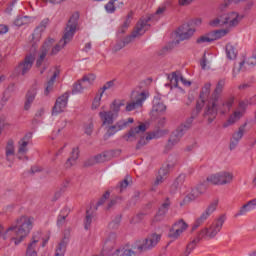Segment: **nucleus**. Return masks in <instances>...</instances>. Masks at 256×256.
<instances>
[{"instance_id":"obj_1","label":"nucleus","mask_w":256,"mask_h":256,"mask_svg":"<svg viewBox=\"0 0 256 256\" xmlns=\"http://www.w3.org/2000/svg\"><path fill=\"white\" fill-rule=\"evenodd\" d=\"M225 78L220 79L211 96L208 98V105L204 111V119L208 121V123H212L215 121L217 117V113H221V115H226L231 111V107H233V103H235L234 98H229L224 103L219 105V99H221V93H223V89H225Z\"/></svg>"},{"instance_id":"obj_2","label":"nucleus","mask_w":256,"mask_h":256,"mask_svg":"<svg viewBox=\"0 0 256 256\" xmlns=\"http://www.w3.org/2000/svg\"><path fill=\"white\" fill-rule=\"evenodd\" d=\"M16 224H12L7 230L6 233L12 231L15 237H12L14 245H20L25 241L26 237H29L31 231H33V224L35 223V218L31 216H21L16 219Z\"/></svg>"},{"instance_id":"obj_3","label":"nucleus","mask_w":256,"mask_h":256,"mask_svg":"<svg viewBox=\"0 0 256 256\" xmlns=\"http://www.w3.org/2000/svg\"><path fill=\"white\" fill-rule=\"evenodd\" d=\"M77 25H79V12L74 13L68 20L64 35L58 44L52 48L50 52L51 56L57 55L62 49H65V46L73 41V37H75V33L77 32Z\"/></svg>"},{"instance_id":"obj_4","label":"nucleus","mask_w":256,"mask_h":256,"mask_svg":"<svg viewBox=\"0 0 256 256\" xmlns=\"http://www.w3.org/2000/svg\"><path fill=\"white\" fill-rule=\"evenodd\" d=\"M167 7L165 6H160L154 15H152V17H148L145 19H140L138 21V23L136 24L135 30L132 32V34L130 36H127L124 40H122L125 45H129V43H131V41H133V39L141 36V35H145V32L147 31V29H149V22L151 21V19H153V17H160V15H162L163 13H165Z\"/></svg>"},{"instance_id":"obj_5","label":"nucleus","mask_w":256,"mask_h":256,"mask_svg":"<svg viewBox=\"0 0 256 256\" xmlns=\"http://www.w3.org/2000/svg\"><path fill=\"white\" fill-rule=\"evenodd\" d=\"M194 119H195V116H191L186 120L184 124L180 125L176 129V131L172 133L170 139L168 140V143L166 144L167 150L175 147V145H177V143L181 141V138L183 137V135H185V133H187V131L191 129V125H193Z\"/></svg>"},{"instance_id":"obj_6","label":"nucleus","mask_w":256,"mask_h":256,"mask_svg":"<svg viewBox=\"0 0 256 256\" xmlns=\"http://www.w3.org/2000/svg\"><path fill=\"white\" fill-rule=\"evenodd\" d=\"M225 221H227V217L225 215H221L210 225L209 228H204L201 231L202 237H207L208 239H214V237H217V234L221 233Z\"/></svg>"},{"instance_id":"obj_7","label":"nucleus","mask_w":256,"mask_h":256,"mask_svg":"<svg viewBox=\"0 0 256 256\" xmlns=\"http://www.w3.org/2000/svg\"><path fill=\"white\" fill-rule=\"evenodd\" d=\"M147 99H149V93L147 92H132L131 101L126 104L125 110L131 113L135 109H141Z\"/></svg>"},{"instance_id":"obj_8","label":"nucleus","mask_w":256,"mask_h":256,"mask_svg":"<svg viewBox=\"0 0 256 256\" xmlns=\"http://www.w3.org/2000/svg\"><path fill=\"white\" fill-rule=\"evenodd\" d=\"M243 17L239 16L237 12H231L229 14H224L221 18H217L210 22L212 27H217L219 25H228V27H237L239 25V21H241Z\"/></svg>"},{"instance_id":"obj_9","label":"nucleus","mask_w":256,"mask_h":256,"mask_svg":"<svg viewBox=\"0 0 256 256\" xmlns=\"http://www.w3.org/2000/svg\"><path fill=\"white\" fill-rule=\"evenodd\" d=\"M135 123V119L128 118V119H121L117 121L114 125H109L106 129V133L104 134V141H107V139H110V137H113V135H116V133H119V131H123L124 129H127L129 125Z\"/></svg>"},{"instance_id":"obj_10","label":"nucleus","mask_w":256,"mask_h":256,"mask_svg":"<svg viewBox=\"0 0 256 256\" xmlns=\"http://www.w3.org/2000/svg\"><path fill=\"white\" fill-rule=\"evenodd\" d=\"M33 63H35V56H33V54H28L15 67V72L18 75H22V77H25V75H27V73H29V71L33 69Z\"/></svg>"},{"instance_id":"obj_11","label":"nucleus","mask_w":256,"mask_h":256,"mask_svg":"<svg viewBox=\"0 0 256 256\" xmlns=\"http://www.w3.org/2000/svg\"><path fill=\"white\" fill-rule=\"evenodd\" d=\"M188 227L189 225L187 224V222H185V220L183 219H180L173 224L172 228L168 233V237L175 241L176 239H179L181 235H183L184 231H187Z\"/></svg>"},{"instance_id":"obj_12","label":"nucleus","mask_w":256,"mask_h":256,"mask_svg":"<svg viewBox=\"0 0 256 256\" xmlns=\"http://www.w3.org/2000/svg\"><path fill=\"white\" fill-rule=\"evenodd\" d=\"M217 202H212L206 209L205 211L200 215V217H198L192 227L193 231H195V229L201 227V225H203V223H205L209 217H211V215H213V213H215V211H217Z\"/></svg>"},{"instance_id":"obj_13","label":"nucleus","mask_w":256,"mask_h":256,"mask_svg":"<svg viewBox=\"0 0 256 256\" xmlns=\"http://www.w3.org/2000/svg\"><path fill=\"white\" fill-rule=\"evenodd\" d=\"M145 131H147V126L145 124L132 127L128 133L123 135V139L127 142L136 141V139H139V137H141Z\"/></svg>"},{"instance_id":"obj_14","label":"nucleus","mask_w":256,"mask_h":256,"mask_svg":"<svg viewBox=\"0 0 256 256\" xmlns=\"http://www.w3.org/2000/svg\"><path fill=\"white\" fill-rule=\"evenodd\" d=\"M33 139V133L28 132L18 141V159H22L21 155L29 153V143Z\"/></svg>"},{"instance_id":"obj_15","label":"nucleus","mask_w":256,"mask_h":256,"mask_svg":"<svg viewBox=\"0 0 256 256\" xmlns=\"http://www.w3.org/2000/svg\"><path fill=\"white\" fill-rule=\"evenodd\" d=\"M69 103V92H65L60 97L56 99L54 107L52 109V115H59V113H63L65 108Z\"/></svg>"},{"instance_id":"obj_16","label":"nucleus","mask_w":256,"mask_h":256,"mask_svg":"<svg viewBox=\"0 0 256 256\" xmlns=\"http://www.w3.org/2000/svg\"><path fill=\"white\" fill-rule=\"evenodd\" d=\"M159 241H161V235L154 233L146 238L141 245H138L136 249H138V251H149V249H153Z\"/></svg>"},{"instance_id":"obj_17","label":"nucleus","mask_w":256,"mask_h":256,"mask_svg":"<svg viewBox=\"0 0 256 256\" xmlns=\"http://www.w3.org/2000/svg\"><path fill=\"white\" fill-rule=\"evenodd\" d=\"M55 43V39L49 38L44 44L42 45L40 49L39 56L36 60V67H41L43 65V61H45V58L47 57V54L49 53V49L53 46Z\"/></svg>"},{"instance_id":"obj_18","label":"nucleus","mask_w":256,"mask_h":256,"mask_svg":"<svg viewBox=\"0 0 256 256\" xmlns=\"http://www.w3.org/2000/svg\"><path fill=\"white\" fill-rule=\"evenodd\" d=\"M247 127V123H244L238 128V131L234 132L232 134V137L230 139V151H233L234 149H237V146L239 145V142L243 139V136L245 135V128Z\"/></svg>"},{"instance_id":"obj_19","label":"nucleus","mask_w":256,"mask_h":256,"mask_svg":"<svg viewBox=\"0 0 256 256\" xmlns=\"http://www.w3.org/2000/svg\"><path fill=\"white\" fill-rule=\"evenodd\" d=\"M195 35V28H191L189 24H183L178 28L177 37L179 41H187V39H191Z\"/></svg>"},{"instance_id":"obj_20","label":"nucleus","mask_w":256,"mask_h":256,"mask_svg":"<svg viewBox=\"0 0 256 256\" xmlns=\"http://www.w3.org/2000/svg\"><path fill=\"white\" fill-rule=\"evenodd\" d=\"M170 207H171V200L169 198H166L165 201L159 207L158 212L155 215L153 221H156V222L163 221V219L165 218V215H167V213L169 212Z\"/></svg>"},{"instance_id":"obj_21","label":"nucleus","mask_w":256,"mask_h":256,"mask_svg":"<svg viewBox=\"0 0 256 256\" xmlns=\"http://www.w3.org/2000/svg\"><path fill=\"white\" fill-rule=\"evenodd\" d=\"M165 111H167V106L163 102V99H161V95L154 96L151 113H165Z\"/></svg>"},{"instance_id":"obj_22","label":"nucleus","mask_w":256,"mask_h":256,"mask_svg":"<svg viewBox=\"0 0 256 256\" xmlns=\"http://www.w3.org/2000/svg\"><path fill=\"white\" fill-rule=\"evenodd\" d=\"M113 158V152L112 151H105L102 152L90 159L92 161L91 163H88L86 165H93L94 163H105L107 161H111Z\"/></svg>"},{"instance_id":"obj_23","label":"nucleus","mask_w":256,"mask_h":256,"mask_svg":"<svg viewBox=\"0 0 256 256\" xmlns=\"http://www.w3.org/2000/svg\"><path fill=\"white\" fill-rule=\"evenodd\" d=\"M256 209V198L248 201L244 204L239 211L235 214V217H242L243 215H247L250 211H255Z\"/></svg>"},{"instance_id":"obj_24","label":"nucleus","mask_w":256,"mask_h":256,"mask_svg":"<svg viewBox=\"0 0 256 256\" xmlns=\"http://www.w3.org/2000/svg\"><path fill=\"white\" fill-rule=\"evenodd\" d=\"M99 117L102 121V125H113L115 123V119H117V115L111 111H101L99 112Z\"/></svg>"},{"instance_id":"obj_25","label":"nucleus","mask_w":256,"mask_h":256,"mask_svg":"<svg viewBox=\"0 0 256 256\" xmlns=\"http://www.w3.org/2000/svg\"><path fill=\"white\" fill-rule=\"evenodd\" d=\"M59 75H61V71L59 69H56L46 83L44 95L48 96L50 93H52L53 88L55 87V81H57V77H59Z\"/></svg>"},{"instance_id":"obj_26","label":"nucleus","mask_w":256,"mask_h":256,"mask_svg":"<svg viewBox=\"0 0 256 256\" xmlns=\"http://www.w3.org/2000/svg\"><path fill=\"white\" fill-rule=\"evenodd\" d=\"M168 79H170L172 87H179V81L184 85H191V82H187L180 72H172V74L168 76Z\"/></svg>"},{"instance_id":"obj_27","label":"nucleus","mask_w":256,"mask_h":256,"mask_svg":"<svg viewBox=\"0 0 256 256\" xmlns=\"http://www.w3.org/2000/svg\"><path fill=\"white\" fill-rule=\"evenodd\" d=\"M37 97V88H32L27 91L26 93V100L24 103V110L29 111L31 109V105H33V101H35V98Z\"/></svg>"},{"instance_id":"obj_28","label":"nucleus","mask_w":256,"mask_h":256,"mask_svg":"<svg viewBox=\"0 0 256 256\" xmlns=\"http://www.w3.org/2000/svg\"><path fill=\"white\" fill-rule=\"evenodd\" d=\"M203 189V184L198 186L197 188L192 189L191 193H189L185 198H184V203H189L190 201H195L199 195H203L205 193V188Z\"/></svg>"},{"instance_id":"obj_29","label":"nucleus","mask_w":256,"mask_h":256,"mask_svg":"<svg viewBox=\"0 0 256 256\" xmlns=\"http://www.w3.org/2000/svg\"><path fill=\"white\" fill-rule=\"evenodd\" d=\"M170 165H166L165 167L160 168L158 171V176L156 177V180L154 181V187H158V185H161L163 181H165V177L169 175V169Z\"/></svg>"},{"instance_id":"obj_30","label":"nucleus","mask_w":256,"mask_h":256,"mask_svg":"<svg viewBox=\"0 0 256 256\" xmlns=\"http://www.w3.org/2000/svg\"><path fill=\"white\" fill-rule=\"evenodd\" d=\"M37 243H39V237L37 235L32 236V241L26 249V256H37Z\"/></svg>"},{"instance_id":"obj_31","label":"nucleus","mask_w":256,"mask_h":256,"mask_svg":"<svg viewBox=\"0 0 256 256\" xmlns=\"http://www.w3.org/2000/svg\"><path fill=\"white\" fill-rule=\"evenodd\" d=\"M243 117V112L237 110L228 118L227 122L223 124L224 128L230 127V125H235L239 119Z\"/></svg>"},{"instance_id":"obj_32","label":"nucleus","mask_w":256,"mask_h":256,"mask_svg":"<svg viewBox=\"0 0 256 256\" xmlns=\"http://www.w3.org/2000/svg\"><path fill=\"white\" fill-rule=\"evenodd\" d=\"M211 97V82H208L206 84H204V86L202 87V90L200 92V99L202 100H206L207 105H209V98Z\"/></svg>"},{"instance_id":"obj_33","label":"nucleus","mask_w":256,"mask_h":256,"mask_svg":"<svg viewBox=\"0 0 256 256\" xmlns=\"http://www.w3.org/2000/svg\"><path fill=\"white\" fill-rule=\"evenodd\" d=\"M5 155L7 161H11L10 157H13V155H15V141H13V139L8 140L5 147Z\"/></svg>"},{"instance_id":"obj_34","label":"nucleus","mask_w":256,"mask_h":256,"mask_svg":"<svg viewBox=\"0 0 256 256\" xmlns=\"http://www.w3.org/2000/svg\"><path fill=\"white\" fill-rule=\"evenodd\" d=\"M220 185H229L233 181V173L231 172H219Z\"/></svg>"},{"instance_id":"obj_35","label":"nucleus","mask_w":256,"mask_h":256,"mask_svg":"<svg viewBox=\"0 0 256 256\" xmlns=\"http://www.w3.org/2000/svg\"><path fill=\"white\" fill-rule=\"evenodd\" d=\"M111 256H137V253L131 249L118 248L112 253Z\"/></svg>"},{"instance_id":"obj_36","label":"nucleus","mask_w":256,"mask_h":256,"mask_svg":"<svg viewBox=\"0 0 256 256\" xmlns=\"http://www.w3.org/2000/svg\"><path fill=\"white\" fill-rule=\"evenodd\" d=\"M226 57L227 59H230V61L237 59V50L235 49L234 45H231V44L226 45Z\"/></svg>"},{"instance_id":"obj_37","label":"nucleus","mask_w":256,"mask_h":256,"mask_svg":"<svg viewBox=\"0 0 256 256\" xmlns=\"http://www.w3.org/2000/svg\"><path fill=\"white\" fill-rule=\"evenodd\" d=\"M151 139H155V133L148 134L146 137H141L136 145V149L139 151V149H141V147H145Z\"/></svg>"},{"instance_id":"obj_38","label":"nucleus","mask_w":256,"mask_h":256,"mask_svg":"<svg viewBox=\"0 0 256 256\" xmlns=\"http://www.w3.org/2000/svg\"><path fill=\"white\" fill-rule=\"evenodd\" d=\"M123 105H125L123 102L118 101V100H114L112 102V104L110 105V112L114 113V115H116V117H119V111H121V107H123Z\"/></svg>"},{"instance_id":"obj_39","label":"nucleus","mask_w":256,"mask_h":256,"mask_svg":"<svg viewBox=\"0 0 256 256\" xmlns=\"http://www.w3.org/2000/svg\"><path fill=\"white\" fill-rule=\"evenodd\" d=\"M115 89H117V80H110L104 84L100 93L103 95L105 91H115Z\"/></svg>"},{"instance_id":"obj_40","label":"nucleus","mask_w":256,"mask_h":256,"mask_svg":"<svg viewBox=\"0 0 256 256\" xmlns=\"http://www.w3.org/2000/svg\"><path fill=\"white\" fill-rule=\"evenodd\" d=\"M68 215H69V209L63 208L58 216V219H57L58 227L65 225V219H67Z\"/></svg>"},{"instance_id":"obj_41","label":"nucleus","mask_w":256,"mask_h":256,"mask_svg":"<svg viewBox=\"0 0 256 256\" xmlns=\"http://www.w3.org/2000/svg\"><path fill=\"white\" fill-rule=\"evenodd\" d=\"M184 182H185V174L179 175L176 178L175 182L172 184L171 189H170V193L173 195L177 191V189L179 187V184H182Z\"/></svg>"},{"instance_id":"obj_42","label":"nucleus","mask_w":256,"mask_h":256,"mask_svg":"<svg viewBox=\"0 0 256 256\" xmlns=\"http://www.w3.org/2000/svg\"><path fill=\"white\" fill-rule=\"evenodd\" d=\"M65 251H67V242L62 240L56 247L55 256H65Z\"/></svg>"},{"instance_id":"obj_43","label":"nucleus","mask_w":256,"mask_h":256,"mask_svg":"<svg viewBox=\"0 0 256 256\" xmlns=\"http://www.w3.org/2000/svg\"><path fill=\"white\" fill-rule=\"evenodd\" d=\"M227 33H229V30L227 29H223V30H216L210 33L213 41H217L219 39H221L222 37H225V35H227Z\"/></svg>"},{"instance_id":"obj_44","label":"nucleus","mask_w":256,"mask_h":256,"mask_svg":"<svg viewBox=\"0 0 256 256\" xmlns=\"http://www.w3.org/2000/svg\"><path fill=\"white\" fill-rule=\"evenodd\" d=\"M83 82L78 80L76 83L73 84L72 88V95H79L85 91V87H83Z\"/></svg>"},{"instance_id":"obj_45","label":"nucleus","mask_w":256,"mask_h":256,"mask_svg":"<svg viewBox=\"0 0 256 256\" xmlns=\"http://www.w3.org/2000/svg\"><path fill=\"white\" fill-rule=\"evenodd\" d=\"M196 43L198 45H206L207 43H213L211 33H208L204 36H200L199 38H197Z\"/></svg>"},{"instance_id":"obj_46","label":"nucleus","mask_w":256,"mask_h":256,"mask_svg":"<svg viewBox=\"0 0 256 256\" xmlns=\"http://www.w3.org/2000/svg\"><path fill=\"white\" fill-rule=\"evenodd\" d=\"M197 243H199V238H196L192 242H190L186 247V251L184 252V255L185 256L191 255V253H193V250L195 249V247H197Z\"/></svg>"},{"instance_id":"obj_47","label":"nucleus","mask_w":256,"mask_h":256,"mask_svg":"<svg viewBox=\"0 0 256 256\" xmlns=\"http://www.w3.org/2000/svg\"><path fill=\"white\" fill-rule=\"evenodd\" d=\"M91 223H93V214L89 213V210H87L84 220V229L86 231H89L91 229Z\"/></svg>"},{"instance_id":"obj_48","label":"nucleus","mask_w":256,"mask_h":256,"mask_svg":"<svg viewBox=\"0 0 256 256\" xmlns=\"http://www.w3.org/2000/svg\"><path fill=\"white\" fill-rule=\"evenodd\" d=\"M206 181L212 185H221L219 173L208 176Z\"/></svg>"},{"instance_id":"obj_49","label":"nucleus","mask_w":256,"mask_h":256,"mask_svg":"<svg viewBox=\"0 0 256 256\" xmlns=\"http://www.w3.org/2000/svg\"><path fill=\"white\" fill-rule=\"evenodd\" d=\"M106 13L109 15H113L117 11V7L115 6V2H111V0L104 6Z\"/></svg>"},{"instance_id":"obj_50","label":"nucleus","mask_w":256,"mask_h":256,"mask_svg":"<svg viewBox=\"0 0 256 256\" xmlns=\"http://www.w3.org/2000/svg\"><path fill=\"white\" fill-rule=\"evenodd\" d=\"M27 19H29L27 16H18L14 21V25H16V27H23V25L27 23Z\"/></svg>"},{"instance_id":"obj_51","label":"nucleus","mask_w":256,"mask_h":256,"mask_svg":"<svg viewBox=\"0 0 256 256\" xmlns=\"http://www.w3.org/2000/svg\"><path fill=\"white\" fill-rule=\"evenodd\" d=\"M131 15L128 14L125 22L123 23L121 29L118 30V33H125L127 29H129V25H131Z\"/></svg>"},{"instance_id":"obj_52","label":"nucleus","mask_w":256,"mask_h":256,"mask_svg":"<svg viewBox=\"0 0 256 256\" xmlns=\"http://www.w3.org/2000/svg\"><path fill=\"white\" fill-rule=\"evenodd\" d=\"M96 79V76L94 74H88L86 76H84L80 82L82 83H88V85H92L93 84V81H95Z\"/></svg>"},{"instance_id":"obj_53","label":"nucleus","mask_w":256,"mask_h":256,"mask_svg":"<svg viewBox=\"0 0 256 256\" xmlns=\"http://www.w3.org/2000/svg\"><path fill=\"white\" fill-rule=\"evenodd\" d=\"M102 98H103V93L100 92V94L97 95L92 102V109H99Z\"/></svg>"},{"instance_id":"obj_54","label":"nucleus","mask_w":256,"mask_h":256,"mask_svg":"<svg viewBox=\"0 0 256 256\" xmlns=\"http://www.w3.org/2000/svg\"><path fill=\"white\" fill-rule=\"evenodd\" d=\"M117 239V234L115 232H111L109 235H108V238L106 239L105 241V245H115V240Z\"/></svg>"},{"instance_id":"obj_55","label":"nucleus","mask_w":256,"mask_h":256,"mask_svg":"<svg viewBox=\"0 0 256 256\" xmlns=\"http://www.w3.org/2000/svg\"><path fill=\"white\" fill-rule=\"evenodd\" d=\"M129 179H131V176L127 175L125 179L120 182L119 188L121 192L125 191V189L129 187Z\"/></svg>"},{"instance_id":"obj_56","label":"nucleus","mask_w":256,"mask_h":256,"mask_svg":"<svg viewBox=\"0 0 256 256\" xmlns=\"http://www.w3.org/2000/svg\"><path fill=\"white\" fill-rule=\"evenodd\" d=\"M74 165H77V160H75L74 158L69 157L65 164L64 167L65 169H71V167H74Z\"/></svg>"},{"instance_id":"obj_57","label":"nucleus","mask_w":256,"mask_h":256,"mask_svg":"<svg viewBox=\"0 0 256 256\" xmlns=\"http://www.w3.org/2000/svg\"><path fill=\"white\" fill-rule=\"evenodd\" d=\"M111 196V193L109 191H106L103 196L100 198V200L97 202V207H101V205H103V203H105L106 199H109V197Z\"/></svg>"},{"instance_id":"obj_58","label":"nucleus","mask_w":256,"mask_h":256,"mask_svg":"<svg viewBox=\"0 0 256 256\" xmlns=\"http://www.w3.org/2000/svg\"><path fill=\"white\" fill-rule=\"evenodd\" d=\"M245 65V60L241 61L239 63V68H234L232 71V77H237V75H239V73L241 72V70L243 69V66Z\"/></svg>"},{"instance_id":"obj_59","label":"nucleus","mask_w":256,"mask_h":256,"mask_svg":"<svg viewBox=\"0 0 256 256\" xmlns=\"http://www.w3.org/2000/svg\"><path fill=\"white\" fill-rule=\"evenodd\" d=\"M119 223H121V216H118L116 220L110 222L109 227L110 229H117L119 227Z\"/></svg>"},{"instance_id":"obj_60","label":"nucleus","mask_w":256,"mask_h":256,"mask_svg":"<svg viewBox=\"0 0 256 256\" xmlns=\"http://www.w3.org/2000/svg\"><path fill=\"white\" fill-rule=\"evenodd\" d=\"M79 153H80V152H79V147L73 148V149H72V152H71L70 158L77 161V159H79Z\"/></svg>"},{"instance_id":"obj_61","label":"nucleus","mask_w":256,"mask_h":256,"mask_svg":"<svg viewBox=\"0 0 256 256\" xmlns=\"http://www.w3.org/2000/svg\"><path fill=\"white\" fill-rule=\"evenodd\" d=\"M201 101L200 102H197L196 104V113H201V109H203V107L205 106V101L207 100H203V99H200Z\"/></svg>"},{"instance_id":"obj_62","label":"nucleus","mask_w":256,"mask_h":256,"mask_svg":"<svg viewBox=\"0 0 256 256\" xmlns=\"http://www.w3.org/2000/svg\"><path fill=\"white\" fill-rule=\"evenodd\" d=\"M125 42L124 41H119L115 44L114 46V51H121V49H123V47H125Z\"/></svg>"},{"instance_id":"obj_63","label":"nucleus","mask_w":256,"mask_h":256,"mask_svg":"<svg viewBox=\"0 0 256 256\" xmlns=\"http://www.w3.org/2000/svg\"><path fill=\"white\" fill-rule=\"evenodd\" d=\"M247 107H249V102L247 101H241L239 103V108L242 110L241 113H245V109H247Z\"/></svg>"},{"instance_id":"obj_64","label":"nucleus","mask_w":256,"mask_h":256,"mask_svg":"<svg viewBox=\"0 0 256 256\" xmlns=\"http://www.w3.org/2000/svg\"><path fill=\"white\" fill-rule=\"evenodd\" d=\"M85 133H86V135H92V133H93V123H89L88 125H86Z\"/></svg>"}]
</instances>
